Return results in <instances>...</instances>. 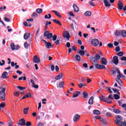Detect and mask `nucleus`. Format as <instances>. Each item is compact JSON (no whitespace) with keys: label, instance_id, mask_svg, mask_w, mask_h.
<instances>
[{"label":"nucleus","instance_id":"nucleus-1","mask_svg":"<svg viewBox=\"0 0 126 126\" xmlns=\"http://www.w3.org/2000/svg\"><path fill=\"white\" fill-rule=\"evenodd\" d=\"M44 37H46V38L48 39H51V38H52L53 41H56L57 38V35H54L53 36V33H50L49 31L44 32Z\"/></svg>","mask_w":126,"mask_h":126},{"label":"nucleus","instance_id":"nucleus-2","mask_svg":"<svg viewBox=\"0 0 126 126\" xmlns=\"http://www.w3.org/2000/svg\"><path fill=\"white\" fill-rule=\"evenodd\" d=\"M0 99L3 100L5 99V88L0 87Z\"/></svg>","mask_w":126,"mask_h":126},{"label":"nucleus","instance_id":"nucleus-3","mask_svg":"<svg viewBox=\"0 0 126 126\" xmlns=\"http://www.w3.org/2000/svg\"><path fill=\"white\" fill-rule=\"evenodd\" d=\"M115 123L118 126H122V121L123 120V117L120 115H116L115 116Z\"/></svg>","mask_w":126,"mask_h":126},{"label":"nucleus","instance_id":"nucleus-4","mask_svg":"<svg viewBox=\"0 0 126 126\" xmlns=\"http://www.w3.org/2000/svg\"><path fill=\"white\" fill-rule=\"evenodd\" d=\"M91 44L94 47H97L99 45V40L97 38H93L91 41Z\"/></svg>","mask_w":126,"mask_h":126},{"label":"nucleus","instance_id":"nucleus-5","mask_svg":"<svg viewBox=\"0 0 126 126\" xmlns=\"http://www.w3.org/2000/svg\"><path fill=\"white\" fill-rule=\"evenodd\" d=\"M40 39H41V41L44 43L47 49H50V47L52 46V43L49 42H47L46 40L42 39V36H41Z\"/></svg>","mask_w":126,"mask_h":126},{"label":"nucleus","instance_id":"nucleus-6","mask_svg":"<svg viewBox=\"0 0 126 126\" xmlns=\"http://www.w3.org/2000/svg\"><path fill=\"white\" fill-rule=\"evenodd\" d=\"M100 63L103 65H107L108 64V61L105 58H101L100 59Z\"/></svg>","mask_w":126,"mask_h":126},{"label":"nucleus","instance_id":"nucleus-7","mask_svg":"<svg viewBox=\"0 0 126 126\" xmlns=\"http://www.w3.org/2000/svg\"><path fill=\"white\" fill-rule=\"evenodd\" d=\"M91 61L93 64L96 66L99 63H98V60L95 59V58L92 57L91 58Z\"/></svg>","mask_w":126,"mask_h":126},{"label":"nucleus","instance_id":"nucleus-8","mask_svg":"<svg viewBox=\"0 0 126 126\" xmlns=\"http://www.w3.org/2000/svg\"><path fill=\"white\" fill-rule=\"evenodd\" d=\"M80 119V115H79V114H75L73 118V122H78Z\"/></svg>","mask_w":126,"mask_h":126},{"label":"nucleus","instance_id":"nucleus-9","mask_svg":"<svg viewBox=\"0 0 126 126\" xmlns=\"http://www.w3.org/2000/svg\"><path fill=\"white\" fill-rule=\"evenodd\" d=\"M63 38L67 39V40H69V38H70V35H69V33H68V32L65 31L63 33Z\"/></svg>","mask_w":126,"mask_h":126},{"label":"nucleus","instance_id":"nucleus-10","mask_svg":"<svg viewBox=\"0 0 126 126\" xmlns=\"http://www.w3.org/2000/svg\"><path fill=\"white\" fill-rule=\"evenodd\" d=\"M112 62L114 64H116V65L119 63V58H118V56H115L113 57Z\"/></svg>","mask_w":126,"mask_h":126},{"label":"nucleus","instance_id":"nucleus-11","mask_svg":"<svg viewBox=\"0 0 126 126\" xmlns=\"http://www.w3.org/2000/svg\"><path fill=\"white\" fill-rule=\"evenodd\" d=\"M33 62L35 63H40V62L41 61L40 60V59L38 58V57H37V55H35L33 56Z\"/></svg>","mask_w":126,"mask_h":126},{"label":"nucleus","instance_id":"nucleus-12","mask_svg":"<svg viewBox=\"0 0 126 126\" xmlns=\"http://www.w3.org/2000/svg\"><path fill=\"white\" fill-rule=\"evenodd\" d=\"M10 47L12 51H14V50H19V47L18 46H15L14 43H11L10 44Z\"/></svg>","mask_w":126,"mask_h":126},{"label":"nucleus","instance_id":"nucleus-13","mask_svg":"<svg viewBox=\"0 0 126 126\" xmlns=\"http://www.w3.org/2000/svg\"><path fill=\"white\" fill-rule=\"evenodd\" d=\"M103 2L106 7H110L111 6V3L109 0H104Z\"/></svg>","mask_w":126,"mask_h":126},{"label":"nucleus","instance_id":"nucleus-14","mask_svg":"<svg viewBox=\"0 0 126 126\" xmlns=\"http://www.w3.org/2000/svg\"><path fill=\"white\" fill-rule=\"evenodd\" d=\"M80 94H81L80 92L76 91L73 93L72 98H76L78 97V95H80Z\"/></svg>","mask_w":126,"mask_h":126},{"label":"nucleus","instance_id":"nucleus-15","mask_svg":"<svg viewBox=\"0 0 126 126\" xmlns=\"http://www.w3.org/2000/svg\"><path fill=\"white\" fill-rule=\"evenodd\" d=\"M95 67L97 69H105V68H106L105 65L103 64H99V63L96 65Z\"/></svg>","mask_w":126,"mask_h":126},{"label":"nucleus","instance_id":"nucleus-16","mask_svg":"<svg viewBox=\"0 0 126 126\" xmlns=\"http://www.w3.org/2000/svg\"><path fill=\"white\" fill-rule=\"evenodd\" d=\"M118 9H119V10H122L123 9V7H124V4H123V2H122L121 0L118 1Z\"/></svg>","mask_w":126,"mask_h":126},{"label":"nucleus","instance_id":"nucleus-17","mask_svg":"<svg viewBox=\"0 0 126 126\" xmlns=\"http://www.w3.org/2000/svg\"><path fill=\"white\" fill-rule=\"evenodd\" d=\"M18 125L19 126H25V120H24V119L20 120Z\"/></svg>","mask_w":126,"mask_h":126},{"label":"nucleus","instance_id":"nucleus-18","mask_svg":"<svg viewBox=\"0 0 126 126\" xmlns=\"http://www.w3.org/2000/svg\"><path fill=\"white\" fill-rule=\"evenodd\" d=\"M73 7L74 8V12H78V11H79V8H78V6H77L76 4H74L73 5Z\"/></svg>","mask_w":126,"mask_h":126},{"label":"nucleus","instance_id":"nucleus-19","mask_svg":"<svg viewBox=\"0 0 126 126\" xmlns=\"http://www.w3.org/2000/svg\"><path fill=\"white\" fill-rule=\"evenodd\" d=\"M30 37V33H26L24 35V39L25 40H28L29 37Z\"/></svg>","mask_w":126,"mask_h":126},{"label":"nucleus","instance_id":"nucleus-20","mask_svg":"<svg viewBox=\"0 0 126 126\" xmlns=\"http://www.w3.org/2000/svg\"><path fill=\"white\" fill-rule=\"evenodd\" d=\"M63 76V73H60L58 76L55 77L56 80H59V79H61V78H62Z\"/></svg>","mask_w":126,"mask_h":126},{"label":"nucleus","instance_id":"nucleus-21","mask_svg":"<svg viewBox=\"0 0 126 126\" xmlns=\"http://www.w3.org/2000/svg\"><path fill=\"white\" fill-rule=\"evenodd\" d=\"M64 85V83L63 81H61L58 84V85H57V87L58 88H62L63 87Z\"/></svg>","mask_w":126,"mask_h":126},{"label":"nucleus","instance_id":"nucleus-22","mask_svg":"<svg viewBox=\"0 0 126 126\" xmlns=\"http://www.w3.org/2000/svg\"><path fill=\"white\" fill-rule=\"evenodd\" d=\"M52 12H54V13H55V14H56V15L57 16H58V17H59L60 18H62V15H61V14H60V13L56 10H52Z\"/></svg>","mask_w":126,"mask_h":126},{"label":"nucleus","instance_id":"nucleus-23","mask_svg":"<svg viewBox=\"0 0 126 126\" xmlns=\"http://www.w3.org/2000/svg\"><path fill=\"white\" fill-rule=\"evenodd\" d=\"M100 122L104 126H106L107 120L106 119H104L103 118L100 119Z\"/></svg>","mask_w":126,"mask_h":126},{"label":"nucleus","instance_id":"nucleus-24","mask_svg":"<svg viewBox=\"0 0 126 126\" xmlns=\"http://www.w3.org/2000/svg\"><path fill=\"white\" fill-rule=\"evenodd\" d=\"M2 78H7V77H8L7 72L4 71L2 74Z\"/></svg>","mask_w":126,"mask_h":126},{"label":"nucleus","instance_id":"nucleus-25","mask_svg":"<svg viewBox=\"0 0 126 126\" xmlns=\"http://www.w3.org/2000/svg\"><path fill=\"white\" fill-rule=\"evenodd\" d=\"M78 54L80 56H84V55H85V52L83 50H79L78 51Z\"/></svg>","mask_w":126,"mask_h":126},{"label":"nucleus","instance_id":"nucleus-26","mask_svg":"<svg viewBox=\"0 0 126 126\" xmlns=\"http://www.w3.org/2000/svg\"><path fill=\"white\" fill-rule=\"evenodd\" d=\"M94 99V97L93 96H91L89 100L88 103L89 105H93V100Z\"/></svg>","mask_w":126,"mask_h":126},{"label":"nucleus","instance_id":"nucleus-27","mask_svg":"<svg viewBox=\"0 0 126 126\" xmlns=\"http://www.w3.org/2000/svg\"><path fill=\"white\" fill-rule=\"evenodd\" d=\"M106 103H107V104H111L112 103V100H111V98H109L108 97L105 98V101Z\"/></svg>","mask_w":126,"mask_h":126},{"label":"nucleus","instance_id":"nucleus-28","mask_svg":"<svg viewBox=\"0 0 126 126\" xmlns=\"http://www.w3.org/2000/svg\"><path fill=\"white\" fill-rule=\"evenodd\" d=\"M31 96V94L28 93L22 98V99H25V98H30Z\"/></svg>","mask_w":126,"mask_h":126},{"label":"nucleus","instance_id":"nucleus-29","mask_svg":"<svg viewBox=\"0 0 126 126\" xmlns=\"http://www.w3.org/2000/svg\"><path fill=\"white\" fill-rule=\"evenodd\" d=\"M29 111V107L25 108L23 109V113L25 115H27V114H28Z\"/></svg>","mask_w":126,"mask_h":126},{"label":"nucleus","instance_id":"nucleus-30","mask_svg":"<svg viewBox=\"0 0 126 126\" xmlns=\"http://www.w3.org/2000/svg\"><path fill=\"white\" fill-rule=\"evenodd\" d=\"M122 34V31H117L115 32V36H121Z\"/></svg>","mask_w":126,"mask_h":126},{"label":"nucleus","instance_id":"nucleus-31","mask_svg":"<svg viewBox=\"0 0 126 126\" xmlns=\"http://www.w3.org/2000/svg\"><path fill=\"white\" fill-rule=\"evenodd\" d=\"M78 86L79 88H82L83 87H84V86H86V84L84 83H81L78 84Z\"/></svg>","mask_w":126,"mask_h":126},{"label":"nucleus","instance_id":"nucleus-32","mask_svg":"<svg viewBox=\"0 0 126 126\" xmlns=\"http://www.w3.org/2000/svg\"><path fill=\"white\" fill-rule=\"evenodd\" d=\"M120 78H125V77L124 75H123L121 73L118 74L117 75V78L116 79H120Z\"/></svg>","mask_w":126,"mask_h":126},{"label":"nucleus","instance_id":"nucleus-33","mask_svg":"<svg viewBox=\"0 0 126 126\" xmlns=\"http://www.w3.org/2000/svg\"><path fill=\"white\" fill-rule=\"evenodd\" d=\"M52 21L55 22V23H57V24H59L60 26H62V23H61V22L58 20H52Z\"/></svg>","mask_w":126,"mask_h":126},{"label":"nucleus","instance_id":"nucleus-34","mask_svg":"<svg viewBox=\"0 0 126 126\" xmlns=\"http://www.w3.org/2000/svg\"><path fill=\"white\" fill-rule=\"evenodd\" d=\"M44 18L46 19H51L52 18V15L51 14H48V15H45L44 16Z\"/></svg>","mask_w":126,"mask_h":126},{"label":"nucleus","instance_id":"nucleus-35","mask_svg":"<svg viewBox=\"0 0 126 126\" xmlns=\"http://www.w3.org/2000/svg\"><path fill=\"white\" fill-rule=\"evenodd\" d=\"M93 113L94 115H100V114H101V113L100 112V111L98 110H94L93 111Z\"/></svg>","mask_w":126,"mask_h":126},{"label":"nucleus","instance_id":"nucleus-36","mask_svg":"<svg viewBox=\"0 0 126 126\" xmlns=\"http://www.w3.org/2000/svg\"><path fill=\"white\" fill-rule=\"evenodd\" d=\"M93 58H94L95 60H97V61H99L100 59V55L99 54H96L94 57H93Z\"/></svg>","mask_w":126,"mask_h":126},{"label":"nucleus","instance_id":"nucleus-37","mask_svg":"<svg viewBox=\"0 0 126 126\" xmlns=\"http://www.w3.org/2000/svg\"><path fill=\"white\" fill-rule=\"evenodd\" d=\"M85 15L86 16H91V12L87 11L85 13Z\"/></svg>","mask_w":126,"mask_h":126},{"label":"nucleus","instance_id":"nucleus-38","mask_svg":"<svg viewBox=\"0 0 126 126\" xmlns=\"http://www.w3.org/2000/svg\"><path fill=\"white\" fill-rule=\"evenodd\" d=\"M106 89H107V91H108L109 93H110L111 94L113 93V91H112V90H113V89L110 87H107Z\"/></svg>","mask_w":126,"mask_h":126},{"label":"nucleus","instance_id":"nucleus-39","mask_svg":"<svg viewBox=\"0 0 126 126\" xmlns=\"http://www.w3.org/2000/svg\"><path fill=\"white\" fill-rule=\"evenodd\" d=\"M113 112L115 114H120L121 113V111L118 109H113Z\"/></svg>","mask_w":126,"mask_h":126},{"label":"nucleus","instance_id":"nucleus-40","mask_svg":"<svg viewBox=\"0 0 126 126\" xmlns=\"http://www.w3.org/2000/svg\"><path fill=\"white\" fill-rule=\"evenodd\" d=\"M121 35L123 37H126V31H121Z\"/></svg>","mask_w":126,"mask_h":126},{"label":"nucleus","instance_id":"nucleus-41","mask_svg":"<svg viewBox=\"0 0 126 126\" xmlns=\"http://www.w3.org/2000/svg\"><path fill=\"white\" fill-rule=\"evenodd\" d=\"M99 99H100V101H102V102H105L106 97H105V96L103 95H101V96H100L99 97Z\"/></svg>","mask_w":126,"mask_h":126},{"label":"nucleus","instance_id":"nucleus-42","mask_svg":"<svg viewBox=\"0 0 126 126\" xmlns=\"http://www.w3.org/2000/svg\"><path fill=\"white\" fill-rule=\"evenodd\" d=\"M5 106V103L2 102L0 103V111L1 110V108H4Z\"/></svg>","mask_w":126,"mask_h":126},{"label":"nucleus","instance_id":"nucleus-43","mask_svg":"<svg viewBox=\"0 0 126 126\" xmlns=\"http://www.w3.org/2000/svg\"><path fill=\"white\" fill-rule=\"evenodd\" d=\"M116 80L120 84V85H122V84H123V82L121 79H116Z\"/></svg>","mask_w":126,"mask_h":126},{"label":"nucleus","instance_id":"nucleus-44","mask_svg":"<svg viewBox=\"0 0 126 126\" xmlns=\"http://www.w3.org/2000/svg\"><path fill=\"white\" fill-rule=\"evenodd\" d=\"M13 95H14V96H15L16 97H18V96L20 95V93L19 92H14L13 93Z\"/></svg>","mask_w":126,"mask_h":126},{"label":"nucleus","instance_id":"nucleus-45","mask_svg":"<svg viewBox=\"0 0 126 126\" xmlns=\"http://www.w3.org/2000/svg\"><path fill=\"white\" fill-rule=\"evenodd\" d=\"M36 11L37 13H39L40 14L41 12H43V10L42 9L37 8L36 10Z\"/></svg>","mask_w":126,"mask_h":126},{"label":"nucleus","instance_id":"nucleus-46","mask_svg":"<svg viewBox=\"0 0 126 126\" xmlns=\"http://www.w3.org/2000/svg\"><path fill=\"white\" fill-rule=\"evenodd\" d=\"M114 99H116V100H118L120 99V95L119 94H114Z\"/></svg>","mask_w":126,"mask_h":126},{"label":"nucleus","instance_id":"nucleus-47","mask_svg":"<svg viewBox=\"0 0 126 126\" xmlns=\"http://www.w3.org/2000/svg\"><path fill=\"white\" fill-rule=\"evenodd\" d=\"M75 59H76V61L80 62V61L81 60L80 56H79V55H76L75 56Z\"/></svg>","mask_w":126,"mask_h":126},{"label":"nucleus","instance_id":"nucleus-48","mask_svg":"<svg viewBox=\"0 0 126 126\" xmlns=\"http://www.w3.org/2000/svg\"><path fill=\"white\" fill-rule=\"evenodd\" d=\"M24 46L25 49H28L29 47V44H28V43H27V42H26L24 43Z\"/></svg>","mask_w":126,"mask_h":126},{"label":"nucleus","instance_id":"nucleus-49","mask_svg":"<svg viewBox=\"0 0 126 126\" xmlns=\"http://www.w3.org/2000/svg\"><path fill=\"white\" fill-rule=\"evenodd\" d=\"M117 55L119 56V57H123V56H124V52L121 51L120 52H119L117 54Z\"/></svg>","mask_w":126,"mask_h":126},{"label":"nucleus","instance_id":"nucleus-50","mask_svg":"<svg viewBox=\"0 0 126 126\" xmlns=\"http://www.w3.org/2000/svg\"><path fill=\"white\" fill-rule=\"evenodd\" d=\"M83 94L84 98H87V96H88V94H87L86 92H83Z\"/></svg>","mask_w":126,"mask_h":126},{"label":"nucleus","instance_id":"nucleus-51","mask_svg":"<svg viewBox=\"0 0 126 126\" xmlns=\"http://www.w3.org/2000/svg\"><path fill=\"white\" fill-rule=\"evenodd\" d=\"M17 88L19 89L20 90H25V89H26V88L25 87H21V86H17Z\"/></svg>","mask_w":126,"mask_h":126},{"label":"nucleus","instance_id":"nucleus-52","mask_svg":"<svg viewBox=\"0 0 126 126\" xmlns=\"http://www.w3.org/2000/svg\"><path fill=\"white\" fill-rule=\"evenodd\" d=\"M5 9H6V7L5 6H4L3 7L2 6L0 7V11H3V10H5Z\"/></svg>","mask_w":126,"mask_h":126},{"label":"nucleus","instance_id":"nucleus-53","mask_svg":"<svg viewBox=\"0 0 126 126\" xmlns=\"http://www.w3.org/2000/svg\"><path fill=\"white\" fill-rule=\"evenodd\" d=\"M4 63H5V61H4V60H1V62L0 61V65L1 66L4 65Z\"/></svg>","mask_w":126,"mask_h":126},{"label":"nucleus","instance_id":"nucleus-54","mask_svg":"<svg viewBox=\"0 0 126 126\" xmlns=\"http://www.w3.org/2000/svg\"><path fill=\"white\" fill-rule=\"evenodd\" d=\"M22 79H23L24 81L26 80V77H25V76H22V77H20V78L18 79L19 80H22Z\"/></svg>","mask_w":126,"mask_h":126},{"label":"nucleus","instance_id":"nucleus-55","mask_svg":"<svg viewBox=\"0 0 126 126\" xmlns=\"http://www.w3.org/2000/svg\"><path fill=\"white\" fill-rule=\"evenodd\" d=\"M8 126H13V123H12L11 120H10L8 123Z\"/></svg>","mask_w":126,"mask_h":126},{"label":"nucleus","instance_id":"nucleus-56","mask_svg":"<svg viewBox=\"0 0 126 126\" xmlns=\"http://www.w3.org/2000/svg\"><path fill=\"white\" fill-rule=\"evenodd\" d=\"M37 15H38L37 14V13L34 12V13H32V17L33 18H35V17H37Z\"/></svg>","mask_w":126,"mask_h":126},{"label":"nucleus","instance_id":"nucleus-57","mask_svg":"<svg viewBox=\"0 0 126 126\" xmlns=\"http://www.w3.org/2000/svg\"><path fill=\"white\" fill-rule=\"evenodd\" d=\"M32 87H33V88H36V89H38V88H39V86L37 85H35V84L32 85Z\"/></svg>","mask_w":126,"mask_h":126},{"label":"nucleus","instance_id":"nucleus-58","mask_svg":"<svg viewBox=\"0 0 126 126\" xmlns=\"http://www.w3.org/2000/svg\"><path fill=\"white\" fill-rule=\"evenodd\" d=\"M107 46L109 48H113L114 47V45L112 43H108Z\"/></svg>","mask_w":126,"mask_h":126},{"label":"nucleus","instance_id":"nucleus-59","mask_svg":"<svg viewBox=\"0 0 126 126\" xmlns=\"http://www.w3.org/2000/svg\"><path fill=\"white\" fill-rule=\"evenodd\" d=\"M25 125L27 126H31V122H26V123H25Z\"/></svg>","mask_w":126,"mask_h":126},{"label":"nucleus","instance_id":"nucleus-60","mask_svg":"<svg viewBox=\"0 0 126 126\" xmlns=\"http://www.w3.org/2000/svg\"><path fill=\"white\" fill-rule=\"evenodd\" d=\"M115 51L116 52H120V51H121V49H120V47L119 46L116 47Z\"/></svg>","mask_w":126,"mask_h":126},{"label":"nucleus","instance_id":"nucleus-61","mask_svg":"<svg viewBox=\"0 0 126 126\" xmlns=\"http://www.w3.org/2000/svg\"><path fill=\"white\" fill-rule=\"evenodd\" d=\"M55 43L56 45H60V40L57 39L56 41H55Z\"/></svg>","mask_w":126,"mask_h":126},{"label":"nucleus","instance_id":"nucleus-62","mask_svg":"<svg viewBox=\"0 0 126 126\" xmlns=\"http://www.w3.org/2000/svg\"><path fill=\"white\" fill-rule=\"evenodd\" d=\"M69 15H70V16H72L73 17H74L75 16L74 14H73V13L72 12H69Z\"/></svg>","mask_w":126,"mask_h":126},{"label":"nucleus","instance_id":"nucleus-63","mask_svg":"<svg viewBox=\"0 0 126 126\" xmlns=\"http://www.w3.org/2000/svg\"><path fill=\"white\" fill-rule=\"evenodd\" d=\"M122 126H126V121L124 122L123 123L122 122Z\"/></svg>","mask_w":126,"mask_h":126},{"label":"nucleus","instance_id":"nucleus-64","mask_svg":"<svg viewBox=\"0 0 126 126\" xmlns=\"http://www.w3.org/2000/svg\"><path fill=\"white\" fill-rule=\"evenodd\" d=\"M121 61H126V57H123L121 58Z\"/></svg>","mask_w":126,"mask_h":126}]
</instances>
